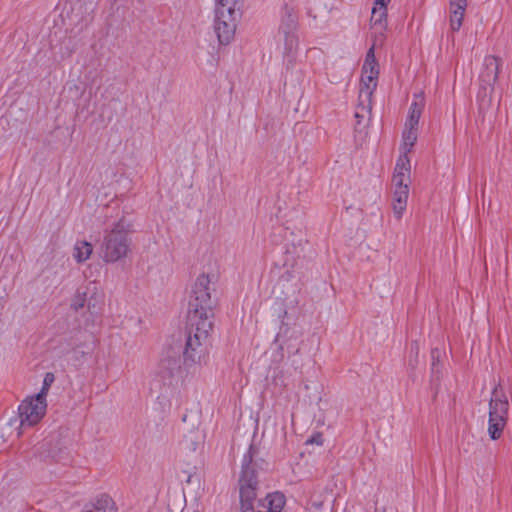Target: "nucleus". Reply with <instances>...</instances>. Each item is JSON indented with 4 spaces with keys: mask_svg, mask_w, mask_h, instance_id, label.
<instances>
[{
    "mask_svg": "<svg viewBox=\"0 0 512 512\" xmlns=\"http://www.w3.org/2000/svg\"><path fill=\"white\" fill-rule=\"evenodd\" d=\"M214 275L202 273L200 274L191 290L189 303H188V321L194 323L195 321H208L212 322L214 316L213 308L215 302L211 297L213 291Z\"/></svg>",
    "mask_w": 512,
    "mask_h": 512,
    "instance_id": "obj_1",
    "label": "nucleus"
},
{
    "mask_svg": "<svg viewBox=\"0 0 512 512\" xmlns=\"http://www.w3.org/2000/svg\"><path fill=\"white\" fill-rule=\"evenodd\" d=\"M129 224L123 219L107 232L101 246V255L105 262L114 263L127 256L130 247Z\"/></svg>",
    "mask_w": 512,
    "mask_h": 512,
    "instance_id": "obj_2",
    "label": "nucleus"
},
{
    "mask_svg": "<svg viewBox=\"0 0 512 512\" xmlns=\"http://www.w3.org/2000/svg\"><path fill=\"white\" fill-rule=\"evenodd\" d=\"M509 400L500 383L495 385L489 400L487 432L492 440L501 438L507 425L509 413Z\"/></svg>",
    "mask_w": 512,
    "mask_h": 512,
    "instance_id": "obj_3",
    "label": "nucleus"
},
{
    "mask_svg": "<svg viewBox=\"0 0 512 512\" xmlns=\"http://www.w3.org/2000/svg\"><path fill=\"white\" fill-rule=\"evenodd\" d=\"M190 330L186 339L185 348L183 351L185 361L192 363L198 362L204 355V345L208 340V336L213 327V322L195 321L189 323Z\"/></svg>",
    "mask_w": 512,
    "mask_h": 512,
    "instance_id": "obj_4",
    "label": "nucleus"
},
{
    "mask_svg": "<svg viewBox=\"0 0 512 512\" xmlns=\"http://www.w3.org/2000/svg\"><path fill=\"white\" fill-rule=\"evenodd\" d=\"M180 375L179 350L171 347L161 355L155 370V380L163 386L172 387L178 384Z\"/></svg>",
    "mask_w": 512,
    "mask_h": 512,
    "instance_id": "obj_5",
    "label": "nucleus"
},
{
    "mask_svg": "<svg viewBox=\"0 0 512 512\" xmlns=\"http://www.w3.org/2000/svg\"><path fill=\"white\" fill-rule=\"evenodd\" d=\"M46 400L39 399L38 397H28L19 405V432L18 436L22 434L25 428H30L36 425L46 413Z\"/></svg>",
    "mask_w": 512,
    "mask_h": 512,
    "instance_id": "obj_6",
    "label": "nucleus"
},
{
    "mask_svg": "<svg viewBox=\"0 0 512 512\" xmlns=\"http://www.w3.org/2000/svg\"><path fill=\"white\" fill-rule=\"evenodd\" d=\"M379 66H363L360 86L359 98L362 110L369 111L372 108V96L378 84Z\"/></svg>",
    "mask_w": 512,
    "mask_h": 512,
    "instance_id": "obj_7",
    "label": "nucleus"
},
{
    "mask_svg": "<svg viewBox=\"0 0 512 512\" xmlns=\"http://www.w3.org/2000/svg\"><path fill=\"white\" fill-rule=\"evenodd\" d=\"M411 183V162L410 158L405 155H400L397 159L393 176L392 187L393 189H409Z\"/></svg>",
    "mask_w": 512,
    "mask_h": 512,
    "instance_id": "obj_8",
    "label": "nucleus"
},
{
    "mask_svg": "<svg viewBox=\"0 0 512 512\" xmlns=\"http://www.w3.org/2000/svg\"><path fill=\"white\" fill-rule=\"evenodd\" d=\"M391 0H375L371 12V27L375 33L383 34L387 28V6Z\"/></svg>",
    "mask_w": 512,
    "mask_h": 512,
    "instance_id": "obj_9",
    "label": "nucleus"
},
{
    "mask_svg": "<svg viewBox=\"0 0 512 512\" xmlns=\"http://www.w3.org/2000/svg\"><path fill=\"white\" fill-rule=\"evenodd\" d=\"M238 24L214 21V32L221 45H228L235 37Z\"/></svg>",
    "mask_w": 512,
    "mask_h": 512,
    "instance_id": "obj_10",
    "label": "nucleus"
},
{
    "mask_svg": "<svg viewBox=\"0 0 512 512\" xmlns=\"http://www.w3.org/2000/svg\"><path fill=\"white\" fill-rule=\"evenodd\" d=\"M285 502L286 499L282 493H270L260 501V506L263 508V510L259 512H281Z\"/></svg>",
    "mask_w": 512,
    "mask_h": 512,
    "instance_id": "obj_11",
    "label": "nucleus"
},
{
    "mask_svg": "<svg viewBox=\"0 0 512 512\" xmlns=\"http://www.w3.org/2000/svg\"><path fill=\"white\" fill-rule=\"evenodd\" d=\"M409 189H393L392 209L396 219L400 220L406 210Z\"/></svg>",
    "mask_w": 512,
    "mask_h": 512,
    "instance_id": "obj_12",
    "label": "nucleus"
},
{
    "mask_svg": "<svg viewBox=\"0 0 512 512\" xmlns=\"http://www.w3.org/2000/svg\"><path fill=\"white\" fill-rule=\"evenodd\" d=\"M467 5L449 3V23L453 31H458L462 26Z\"/></svg>",
    "mask_w": 512,
    "mask_h": 512,
    "instance_id": "obj_13",
    "label": "nucleus"
},
{
    "mask_svg": "<svg viewBox=\"0 0 512 512\" xmlns=\"http://www.w3.org/2000/svg\"><path fill=\"white\" fill-rule=\"evenodd\" d=\"M424 107V98L422 94L415 95L414 100L409 109V115L406 126L417 127L422 110Z\"/></svg>",
    "mask_w": 512,
    "mask_h": 512,
    "instance_id": "obj_14",
    "label": "nucleus"
},
{
    "mask_svg": "<svg viewBox=\"0 0 512 512\" xmlns=\"http://www.w3.org/2000/svg\"><path fill=\"white\" fill-rule=\"evenodd\" d=\"M417 140V127L406 126L402 135L401 154L408 156Z\"/></svg>",
    "mask_w": 512,
    "mask_h": 512,
    "instance_id": "obj_15",
    "label": "nucleus"
},
{
    "mask_svg": "<svg viewBox=\"0 0 512 512\" xmlns=\"http://www.w3.org/2000/svg\"><path fill=\"white\" fill-rule=\"evenodd\" d=\"M214 10L242 14V0H215Z\"/></svg>",
    "mask_w": 512,
    "mask_h": 512,
    "instance_id": "obj_16",
    "label": "nucleus"
},
{
    "mask_svg": "<svg viewBox=\"0 0 512 512\" xmlns=\"http://www.w3.org/2000/svg\"><path fill=\"white\" fill-rule=\"evenodd\" d=\"M93 251V247L89 242L80 241L74 246V258L81 263L89 259Z\"/></svg>",
    "mask_w": 512,
    "mask_h": 512,
    "instance_id": "obj_17",
    "label": "nucleus"
},
{
    "mask_svg": "<svg viewBox=\"0 0 512 512\" xmlns=\"http://www.w3.org/2000/svg\"><path fill=\"white\" fill-rule=\"evenodd\" d=\"M498 74V66H482V69L479 73V78L483 84L492 86L496 82Z\"/></svg>",
    "mask_w": 512,
    "mask_h": 512,
    "instance_id": "obj_18",
    "label": "nucleus"
},
{
    "mask_svg": "<svg viewBox=\"0 0 512 512\" xmlns=\"http://www.w3.org/2000/svg\"><path fill=\"white\" fill-rule=\"evenodd\" d=\"M241 15L214 10V21L238 24Z\"/></svg>",
    "mask_w": 512,
    "mask_h": 512,
    "instance_id": "obj_19",
    "label": "nucleus"
},
{
    "mask_svg": "<svg viewBox=\"0 0 512 512\" xmlns=\"http://www.w3.org/2000/svg\"><path fill=\"white\" fill-rule=\"evenodd\" d=\"M54 380H55V377H54L53 373H51V372L46 373L44 376V379H43L42 389L36 395V397H38L39 399L46 400V396H47L48 391H49L51 385L53 384Z\"/></svg>",
    "mask_w": 512,
    "mask_h": 512,
    "instance_id": "obj_20",
    "label": "nucleus"
},
{
    "mask_svg": "<svg viewBox=\"0 0 512 512\" xmlns=\"http://www.w3.org/2000/svg\"><path fill=\"white\" fill-rule=\"evenodd\" d=\"M84 304H85V294L78 293L72 302V307L77 311V310L83 308Z\"/></svg>",
    "mask_w": 512,
    "mask_h": 512,
    "instance_id": "obj_21",
    "label": "nucleus"
},
{
    "mask_svg": "<svg viewBox=\"0 0 512 512\" xmlns=\"http://www.w3.org/2000/svg\"><path fill=\"white\" fill-rule=\"evenodd\" d=\"M285 42L287 45V51L291 52L293 50V48L296 46L297 39H296L295 35L288 34V35H285Z\"/></svg>",
    "mask_w": 512,
    "mask_h": 512,
    "instance_id": "obj_22",
    "label": "nucleus"
},
{
    "mask_svg": "<svg viewBox=\"0 0 512 512\" xmlns=\"http://www.w3.org/2000/svg\"><path fill=\"white\" fill-rule=\"evenodd\" d=\"M371 112V109L369 111L367 110H362V108L360 107V102L358 103V107H357V110L355 112V118H357L358 120H360L361 118H364L366 115H369Z\"/></svg>",
    "mask_w": 512,
    "mask_h": 512,
    "instance_id": "obj_23",
    "label": "nucleus"
},
{
    "mask_svg": "<svg viewBox=\"0 0 512 512\" xmlns=\"http://www.w3.org/2000/svg\"><path fill=\"white\" fill-rule=\"evenodd\" d=\"M375 61H376V59L374 56V51H373V48H371L366 55L365 64H372Z\"/></svg>",
    "mask_w": 512,
    "mask_h": 512,
    "instance_id": "obj_24",
    "label": "nucleus"
},
{
    "mask_svg": "<svg viewBox=\"0 0 512 512\" xmlns=\"http://www.w3.org/2000/svg\"><path fill=\"white\" fill-rule=\"evenodd\" d=\"M308 443H316L318 445L322 444V437L321 435H318L317 437H313L312 439L307 441Z\"/></svg>",
    "mask_w": 512,
    "mask_h": 512,
    "instance_id": "obj_25",
    "label": "nucleus"
},
{
    "mask_svg": "<svg viewBox=\"0 0 512 512\" xmlns=\"http://www.w3.org/2000/svg\"><path fill=\"white\" fill-rule=\"evenodd\" d=\"M449 3H456V4L467 5L468 4V0H450Z\"/></svg>",
    "mask_w": 512,
    "mask_h": 512,
    "instance_id": "obj_26",
    "label": "nucleus"
},
{
    "mask_svg": "<svg viewBox=\"0 0 512 512\" xmlns=\"http://www.w3.org/2000/svg\"><path fill=\"white\" fill-rule=\"evenodd\" d=\"M435 353H436V351H432L433 358L435 357Z\"/></svg>",
    "mask_w": 512,
    "mask_h": 512,
    "instance_id": "obj_27",
    "label": "nucleus"
}]
</instances>
